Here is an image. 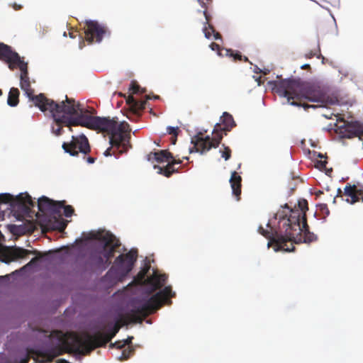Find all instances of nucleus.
Instances as JSON below:
<instances>
[{"mask_svg": "<svg viewBox=\"0 0 363 363\" xmlns=\"http://www.w3.org/2000/svg\"><path fill=\"white\" fill-rule=\"evenodd\" d=\"M59 108H48L43 112L49 111L53 118L56 127H52V132L56 135H60L62 132V124L69 127L70 131H73L72 126H82L91 130H100L113 133L116 130V123L106 118L93 116L89 114L87 109L72 99L65 96V101L57 104Z\"/></svg>", "mask_w": 363, "mask_h": 363, "instance_id": "nucleus-1", "label": "nucleus"}, {"mask_svg": "<svg viewBox=\"0 0 363 363\" xmlns=\"http://www.w3.org/2000/svg\"><path fill=\"white\" fill-rule=\"evenodd\" d=\"M276 92L286 98L290 105L303 107L305 110L325 107L335 103V100L328 96L320 86L300 79L279 82L276 85Z\"/></svg>", "mask_w": 363, "mask_h": 363, "instance_id": "nucleus-2", "label": "nucleus"}, {"mask_svg": "<svg viewBox=\"0 0 363 363\" xmlns=\"http://www.w3.org/2000/svg\"><path fill=\"white\" fill-rule=\"evenodd\" d=\"M59 341L61 342L54 347L45 351L30 349L29 354L46 358V362H51L53 359L65 353H75L80 355H86L91 353L89 347L86 344L84 333L79 335L75 332L65 333L57 330L55 332Z\"/></svg>", "mask_w": 363, "mask_h": 363, "instance_id": "nucleus-3", "label": "nucleus"}, {"mask_svg": "<svg viewBox=\"0 0 363 363\" xmlns=\"http://www.w3.org/2000/svg\"><path fill=\"white\" fill-rule=\"evenodd\" d=\"M170 286H165L147 299H135L127 313L131 321L142 323L144 318L160 309L163 305H171V298L175 296Z\"/></svg>", "mask_w": 363, "mask_h": 363, "instance_id": "nucleus-4", "label": "nucleus"}, {"mask_svg": "<svg viewBox=\"0 0 363 363\" xmlns=\"http://www.w3.org/2000/svg\"><path fill=\"white\" fill-rule=\"evenodd\" d=\"M106 118L113 121L116 123V128L113 133L96 130L99 132L105 133L109 135L111 147L105 151L104 155L106 156L113 155L116 157H118L119 155L126 152L130 147V126L126 122L118 123V121L114 118Z\"/></svg>", "mask_w": 363, "mask_h": 363, "instance_id": "nucleus-5", "label": "nucleus"}, {"mask_svg": "<svg viewBox=\"0 0 363 363\" xmlns=\"http://www.w3.org/2000/svg\"><path fill=\"white\" fill-rule=\"evenodd\" d=\"M21 70V88L25 91L26 96L31 100L35 106H38L41 111H44L46 108H57V103L50 99H48L43 94L34 95V90L30 87V82L28 77V64L24 61L20 62L17 66Z\"/></svg>", "mask_w": 363, "mask_h": 363, "instance_id": "nucleus-6", "label": "nucleus"}, {"mask_svg": "<svg viewBox=\"0 0 363 363\" xmlns=\"http://www.w3.org/2000/svg\"><path fill=\"white\" fill-rule=\"evenodd\" d=\"M279 216V230H274V232L265 230L262 225L258 228V232L269 240L268 247L274 245L275 251L284 250L290 252L292 249L288 247V241H291L294 238V234L291 230H289L287 226H284V222H281L282 219Z\"/></svg>", "mask_w": 363, "mask_h": 363, "instance_id": "nucleus-7", "label": "nucleus"}, {"mask_svg": "<svg viewBox=\"0 0 363 363\" xmlns=\"http://www.w3.org/2000/svg\"><path fill=\"white\" fill-rule=\"evenodd\" d=\"M137 257L138 252L134 249L130 250L125 254L120 255L115 259L106 275L113 277L114 279L118 280H122L133 269Z\"/></svg>", "mask_w": 363, "mask_h": 363, "instance_id": "nucleus-8", "label": "nucleus"}, {"mask_svg": "<svg viewBox=\"0 0 363 363\" xmlns=\"http://www.w3.org/2000/svg\"><path fill=\"white\" fill-rule=\"evenodd\" d=\"M62 148L65 152L72 156H77L79 152L82 153L84 159L88 164H93L96 160L94 157H86V155L91 151V147L87 138L84 134L78 136L72 135L70 142L63 143Z\"/></svg>", "mask_w": 363, "mask_h": 363, "instance_id": "nucleus-9", "label": "nucleus"}, {"mask_svg": "<svg viewBox=\"0 0 363 363\" xmlns=\"http://www.w3.org/2000/svg\"><path fill=\"white\" fill-rule=\"evenodd\" d=\"M9 203L11 207L23 213H28L30 208L35 206V202L28 193L20 194L14 197L10 194H0V204Z\"/></svg>", "mask_w": 363, "mask_h": 363, "instance_id": "nucleus-10", "label": "nucleus"}, {"mask_svg": "<svg viewBox=\"0 0 363 363\" xmlns=\"http://www.w3.org/2000/svg\"><path fill=\"white\" fill-rule=\"evenodd\" d=\"M121 325L117 322L113 325L109 326L107 333L97 332L94 335L84 333L86 344L89 347V351L92 352L98 347L106 346L111 339L116 336L120 330Z\"/></svg>", "mask_w": 363, "mask_h": 363, "instance_id": "nucleus-11", "label": "nucleus"}, {"mask_svg": "<svg viewBox=\"0 0 363 363\" xmlns=\"http://www.w3.org/2000/svg\"><path fill=\"white\" fill-rule=\"evenodd\" d=\"M336 133L342 138H358L363 140V123L354 121H347L344 119L337 121Z\"/></svg>", "mask_w": 363, "mask_h": 363, "instance_id": "nucleus-12", "label": "nucleus"}, {"mask_svg": "<svg viewBox=\"0 0 363 363\" xmlns=\"http://www.w3.org/2000/svg\"><path fill=\"white\" fill-rule=\"evenodd\" d=\"M298 209H291L290 214L287 218L282 216L281 222H284V226L286 225L289 230H295L299 228L300 223L306 219V211L308 209V202L306 199L298 201Z\"/></svg>", "mask_w": 363, "mask_h": 363, "instance_id": "nucleus-13", "label": "nucleus"}, {"mask_svg": "<svg viewBox=\"0 0 363 363\" xmlns=\"http://www.w3.org/2000/svg\"><path fill=\"white\" fill-rule=\"evenodd\" d=\"M221 132L222 131L214 132L213 130V134L214 135L212 138L208 135L203 138V133L201 132L199 133L191 140V143L194 145V148L196 149V152L203 153L208 151L212 147H217L223 139Z\"/></svg>", "mask_w": 363, "mask_h": 363, "instance_id": "nucleus-14", "label": "nucleus"}, {"mask_svg": "<svg viewBox=\"0 0 363 363\" xmlns=\"http://www.w3.org/2000/svg\"><path fill=\"white\" fill-rule=\"evenodd\" d=\"M291 232L294 234V238L291 241H288V247L293 249L290 252L295 249L294 243L302 242L301 233H303V242L310 243L317 240V236L313 233L310 232L307 220L303 219V221L300 223L299 228L296 230H292Z\"/></svg>", "mask_w": 363, "mask_h": 363, "instance_id": "nucleus-15", "label": "nucleus"}, {"mask_svg": "<svg viewBox=\"0 0 363 363\" xmlns=\"http://www.w3.org/2000/svg\"><path fill=\"white\" fill-rule=\"evenodd\" d=\"M93 238L104 242L105 247L109 249L105 252L103 255L104 256L107 264H111V259L114 256V252L116 248L121 245V242L116 237L109 232L95 233Z\"/></svg>", "mask_w": 363, "mask_h": 363, "instance_id": "nucleus-16", "label": "nucleus"}, {"mask_svg": "<svg viewBox=\"0 0 363 363\" xmlns=\"http://www.w3.org/2000/svg\"><path fill=\"white\" fill-rule=\"evenodd\" d=\"M86 26L84 32L86 40L89 43H100L106 33V28L94 21H87Z\"/></svg>", "mask_w": 363, "mask_h": 363, "instance_id": "nucleus-17", "label": "nucleus"}, {"mask_svg": "<svg viewBox=\"0 0 363 363\" xmlns=\"http://www.w3.org/2000/svg\"><path fill=\"white\" fill-rule=\"evenodd\" d=\"M65 201H55L45 196L38 199V208L43 213L60 215Z\"/></svg>", "mask_w": 363, "mask_h": 363, "instance_id": "nucleus-18", "label": "nucleus"}, {"mask_svg": "<svg viewBox=\"0 0 363 363\" xmlns=\"http://www.w3.org/2000/svg\"><path fill=\"white\" fill-rule=\"evenodd\" d=\"M0 60L7 62L9 69L12 70L19 65L20 62H23L17 52L12 51L11 47L2 43H0Z\"/></svg>", "mask_w": 363, "mask_h": 363, "instance_id": "nucleus-19", "label": "nucleus"}, {"mask_svg": "<svg viewBox=\"0 0 363 363\" xmlns=\"http://www.w3.org/2000/svg\"><path fill=\"white\" fill-rule=\"evenodd\" d=\"M146 101H138L132 95L126 98V104L128 106V114L127 117L131 120L132 116L138 117L140 112L145 108Z\"/></svg>", "mask_w": 363, "mask_h": 363, "instance_id": "nucleus-20", "label": "nucleus"}, {"mask_svg": "<svg viewBox=\"0 0 363 363\" xmlns=\"http://www.w3.org/2000/svg\"><path fill=\"white\" fill-rule=\"evenodd\" d=\"M344 194L351 199V203L363 201V185L347 184L345 187Z\"/></svg>", "mask_w": 363, "mask_h": 363, "instance_id": "nucleus-21", "label": "nucleus"}, {"mask_svg": "<svg viewBox=\"0 0 363 363\" xmlns=\"http://www.w3.org/2000/svg\"><path fill=\"white\" fill-rule=\"evenodd\" d=\"M167 280V276L164 274H155L152 277H147L146 282L148 286L147 294L148 295L152 294L158 289H160L166 283Z\"/></svg>", "mask_w": 363, "mask_h": 363, "instance_id": "nucleus-22", "label": "nucleus"}, {"mask_svg": "<svg viewBox=\"0 0 363 363\" xmlns=\"http://www.w3.org/2000/svg\"><path fill=\"white\" fill-rule=\"evenodd\" d=\"M220 123H216L214 127V132L218 131H230L233 127L236 125L235 122L230 113L224 112L223 116L220 117Z\"/></svg>", "mask_w": 363, "mask_h": 363, "instance_id": "nucleus-23", "label": "nucleus"}, {"mask_svg": "<svg viewBox=\"0 0 363 363\" xmlns=\"http://www.w3.org/2000/svg\"><path fill=\"white\" fill-rule=\"evenodd\" d=\"M182 163V160H176L172 157V159H170V161L164 167H161L157 165H155V169H158L159 174H163L166 177H169L174 172H178L177 169L174 168L175 164H179Z\"/></svg>", "mask_w": 363, "mask_h": 363, "instance_id": "nucleus-24", "label": "nucleus"}, {"mask_svg": "<svg viewBox=\"0 0 363 363\" xmlns=\"http://www.w3.org/2000/svg\"><path fill=\"white\" fill-rule=\"evenodd\" d=\"M242 177L239 175V174L234 171L231 173V177L230 179V183L232 188L233 194L237 198V200H240V196L241 194V184Z\"/></svg>", "mask_w": 363, "mask_h": 363, "instance_id": "nucleus-25", "label": "nucleus"}, {"mask_svg": "<svg viewBox=\"0 0 363 363\" xmlns=\"http://www.w3.org/2000/svg\"><path fill=\"white\" fill-rule=\"evenodd\" d=\"M153 159L159 163L164 162H169L170 159H172V154L167 150H160L155 152H150L147 155V160L151 161Z\"/></svg>", "mask_w": 363, "mask_h": 363, "instance_id": "nucleus-26", "label": "nucleus"}, {"mask_svg": "<svg viewBox=\"0 0 363 363\" xmlns=\"http://www.w3.org/2000/svg\"><path fill=\"white\" fill-rule=\"evenodd\" d=\"M92 265L97 269L105 270L109 265L101 253H94L90 257Z\"/></svg>", "mask_w": 363, "mask_h": 363, "instance_id": "nucleus-27", "label": "nucleus"}, {"mask_svg": "<svg viewBox=\"0 0 363 363\" xmlns=\"http://www.w3.org/2000/svg\"><path fill=\"white\" fill-rule=\"evenodd\" d=\"M11 252L13 261H15L18 259H23L28 255H31V253H38V251L29 250L21 247H15L11 249Z\"/></svg>", "mask_w": 363, "mask_h": 363, "instance_id": "nucleus-28", "label": "nucleus"}, {"mask_svg": "<svg viewBox=\"0 0 363 363\" xmlns=\"http://www.w3.org/2000/svg\"><path fill=\"white\" fill-rule=\"evenodd\" d=\"M203 14L206 18V23L205 26L203 28V31L204 33L205 37L206 38H210L213 34V33L215 32V29L212 24H211V16L206 11H203Z\"/></svg>", "mask_w": 363, "mask_h": 363, "instance_id": "nucleus-29", "label": "nucleus"}, {"mask_svg": "<svg viewBox=\"0 0 363 363\" xmlns=\"http://www.w3.org/2000/svg\"><path fill=\"white\" fill-rule=\"evenodd\" d=\"M18 96H19L18 89L17 88H14V87L11 88L9 93L7 104L10 106H17L19 102Z\"/></svg>", "mask_w": 363, "mask_h": 363, "instance_id": "nucleus-30", "label": "nucleus"}, {"mask_svg": "<svg viewBox=\"0 0 363 363\" xmlns=\"http://www.w3.org/2000/svg\"><path fill=\"white\" fill-rule=\"evenodd\" d=\"M11 249L7 247L0 248V261L4 263H9L13 261Z\"/></svg>", "mask_w": 363, "mask_h": 363, "instance_id": "nucleus-31", "label": "nucleus"}, {"mask_svg": "<svg viewBox=\"0 0 363 363\" xmlns=\"http://www.w3.org/2000/svg\"><path fill=\"white\" fill-rule=\"evenodd\" d=\"M225 56L233 57L234 61H244L248 62V58L245 56H242L240 52H236L234 53V51L231 49H225Z\"/></svg>", "mask_w": 363, "mask_h": 363, "instance_id": "nucleus-32", "label": "nucleus"}, {"mask_svg": "<svg viewBox=\"0 0 363 363\" xmlns=\"http://www.w3.org/2000/svg\"><path fill=\"white\" fill-rule=\"evenodd\" d=\"M150 269L149 266H146L145 268H143L142 270H140L138 274H137L135 277V280L138 284H143L147 285V278L146 275Z\"/></svg>", "mask_w": 363, "mask_h": 363, "instance_id": "nucleus-33", "label": "nucleus"}, {"mask_svg": "<svg viewBox=\"0 0 363 363\" xmlns=\"http://www.w3.org/2000/svg\"><path fill=\"white\" fill-rule=\"evenodd\" d=\"M135 350L133 346H128L127 348H125L121 353V355L118 357L121 361L126 360L130 358L134 354Z\"/></svg>", "mask_w": 363, "mask_h": 363, "instance_id": "nucleus-34", "label": "nucleus"}, {"mask_svg": "<svg viewBox=\"0 0 363 363\" xmlns=\"http://www.w3.org/2000/svg\"><path fill=\"white\" fill-rule=\"evenodd\" d=\"M33 255H35V257L31 259V260L25 266V267H30V266H33L38 261H40L45 255V254H42L40 252L38 251V253H32Z\"/></svg>", "mask_w": 363, "mask_h": 363, "instance_id": "nucleus-35", "label": "nucleus"}, {"mask_svg": "<svg viewBox=\"0 0 363 363\" xmlns=\"http://www.w3.org/2000/svg\"><path fill=\"white\" fill-rule=\"evenodd\" d=\"M129 90L133 94H138L140 91L142 93L144 92V90H141L140 86L134 81L130 83Z\"/></svg>", "mask_w": 363, "mask_h": 363, "instance_id": "nucleus-36", "label": "nucleus"}, {"mask_svg": "<svg viewBox=\"0 0 363 363\" xmlns=\"http://www.w3.org/2000/svg\"><path fill=\"white\" fill-rule=\"evenodd\" d=\"M209 46L212 50L216 51L219 56H220V57L225 56V52L224 53L223 52V51H224L225 49H221L218 44H217L216 43H211Z\"/></svg>", "mask_w": 363, "mask_h": 363, "instance_id": "nucleus-37", "label": "nucleus"}, {"mask_svg": "<svg viewBox=\"0 0 363 363\" xmlns=\"http://www.w3.org/2000/svg\"><path fill=\"white\" fill-rule=\"evenodd\" d=\"M223 147H224V150L223 151L220 150L221 152V156L225 160H228L231 157V150L229 147L225 146L224 144H223Z\"/></svg>", "mask_w": 363, "mask_h": 363, "instance_id": "nucleus-38", "label": "nucleus"}, {"mask_svg": "<svg viewBox=\"0 0 363 363\" xmlns=\"http://www.w3.org/2000/svg\"><path fill=\"white\" fill-rule=\"evenodd\" d=\"M62 208L64 209V215L65 217L69 218L72 216L74 213V208L70 205H65V203H64V206H62Z\"/></svg>", "mask_w": 363, "mask_h": 363, "instance_id": "nucleus-39", "label": "nucleus"}, {"mask_svg": "<svg viewBox=\"0 0 363 363\" xmlns=\"http://www.w3.org/2000/svg\"><path fill=\"white\" fill-rule=\"evenodd\" d=\"M167 133L169 135H172V136L177 137L179 130V128L178 127H172L169 126L167 127Z\"/></svg>", "mask_w": 363, "mask_h": 363, "instance_id": "nucleus-40", "label": "nucleus"}, {"mask_svg": "<svg viewBox=\"0 0 363 363\" xmlns=\"http://www.w3.org/2000/svg\"><path fill=\"white\" fill-rule=\"evenodd\" d=\"M320 211L325 214V216H328L330 214V211L328 208L327 204L321 203L319 205Z\"/></svg>", "mask_w": 363, "mask_h": 363, "instance_id": "nucleus-41", "label": "nucleus"}, {"mask_svg": "<svg viewBox=\"0 0 363 363\" xmlns=\"http://www.w3.org/2000/svg\"><path fill=\"white\" fill-rule=\"evenodd\" d=\"M125 346H126V345H123V341H116V342L111 343L110 345L111 347H115L118 349H122V348L125 347Z\"/></svg>", "mask_w": 363, "mask_h": 363, "instance_id": "nucleus-42", "label": "nucleus"}, {"mask_svg": "<svg viewBox=\"0 0 363 363\" xmlns=\"http://www.w3.org/2000/svg\"><path fill=\"white\" fill-rule=\"evenodd\" d=\"M327 163L328 162L326 160H323V161L319 160V161H317L316 167L318 168H319L320 169H323L325 168Z\"/></svg>", "mask_w": 363, "mask_h": 363, "instance_id": "nucleus-43", "label": "nucleus"}, {"mask_svg": "<svg viewBox=\"0 0 363 363\" xmlns=\"http://www.w3.org/2000/svg\"><path fill=\"white\" fill-rule=\"evenodd\" d=\"M67 227V223L66 222H65L64 220L62 221H60L59 223V225H58V227H57V230L60 232H62L63 230H65V229Z\"/></svg>", "mask_w": 363, "mask_h": 363, "instance_id": "nucleus-44", "label": "nucleus"}, {"mask_svg": "<svg viewBox=\"0 0 363 363\" xmlns=\"http://www.w3.org/2000/svg\"><path fill=\"white\" fill-rule=\"evenodd\" d=\"M133 340V336L128 337L127 339L123 340V345H128V346H131L130 345L132 344Z\"/></svg>", "mask_w": 363, "mask_h": 363, "instance_id": "nucleus-45", "label": "nucleus"}, {"mask_svg": "<svg viewBox=\"0 0 363 363\" xmlns=\"http://www.w3.org/2000/svg\"><path fill=\"white\" fill-rule=\"evenodd\" d=\"M212 35H213V37L216 40H218V39L221 38V35L218 32L215 31L214 33H213Z\"/></svg>", "mask_w": 363, "mask_h": 363, "instance_id": "nucleus-46", "label": "nucleus"}, {"mask_svg": "<svg viewBox=\"0 0 363 363\" xmlns=\"http://www.w3.org/2000/svg\"><path fill=\"white\" fill-rule=\"evenodd\" d=\"M315 55V52H313V51L309 52L308 53L306 54V58H312Z\"/></svg>", "mask_w": 363, "mask_h": 363, "instance_id": "nucleus-47", "label": "nucleus"}, {"mask_svg": "<svg viewBox=\"0 0 363 363\" xmlns=\"http://www.w3.org/2000/svg\"><path fill=\"white\" fill-rule=\"evenodd\" d=\"M302 69H311V66L308 64H305L301 67Z\"/></svg>", "mask_w": 363, "mask_h": 363, "instance_id": "nucleus-48", "label": "nucleus"}, {"mask_svg": "<svg viewBox=\"0 0 363 363\" xmlns=\"http://www.w3.org/2000/svg\"><path fill=\"white\" fill-rule=\"evenodd\" d=\"M177 137H175V136H172V138H171V143L172 145H175L176 144V142H177Z\"/></svg>", "mask_w": 363, "mask_h": 363, "instance_id": "nucleus-49", "label": "nucleus"}, {"mask_svg": "<svg viewBox=\"0 0 363 363\" xmlns=\"http://www.w3.org/2000/svg\"><path fill=\"white\" fill-rule=\"evenodd\" d=\"M56 363H70V362H69L68 361H67L64 359H60L57 360Z\"/></svg>", "mask_w": 363, "mask_h": 363, "instance_id": "nucleus-50", "label": "nucleus"}, {"mask_svg": "<svg viewBox=\"0 0 363 363\" xmlns=\"http://www.w3.org/2000/svg\"><path fill=\"white\" fill-rule=\"evenodd\" d=\"M341 194H342V190L340 189H337V194L336 197L341 196Z\"/></svg>", "mask_w": 363, "mask_h": 363, "instance_id": "nucleus-51", "label": "nucleus"}, {"mask_svg": "<svg viewBox=\"0 0 363 363\" xmlns=\"http://www.w3.org/2000/svg\"><path fill=\"white\" fill-rule=\"evenodd\" d=\"M152 99V98L150 97V95H147V96H146V99Z\"/></svg>", "mask_w": 363, "mask_h": 363, "instance_id": "nucleus-52", "label": "nucleus"}, {"mask_svg": "<svg viewBox=\"0 0 363 363\" xmlns=\"http://www.w3.org/2000/svg\"><path fill=\"white\" fill-rule=\"evenodd\" d=\"M284 208H289V206H288V204H287V203H286V204L284 205Z\"/></svg>", "mask_w": 363, "mask_h": 363, "instance_id": "nucleus-53", "label": "nucleus"}, {"mask_svg": "<svg viewBox=\"0 0 363 363\" xmlns=\"http://www.w3.org/2000/svg\"><path fill=\"white\" fill-rule=\"evenodd\" d=\"M159 98H160V96H154V99H158Z\"/></svg>", "mask_w": 363, "mask_h": 363, "instance_id": "nucleus-54", "label": "nucleus"}, {"mask_svg": "<svg viewBox=\"0 0 363 363\" xmlns=\"http://www.w3.org/2000/svg\"><path fill=\"white\" fill-rule=\"evenodd\" d=\"M318 157H320V158L323 157V156L320 153L318 154Z\"/></svg>", "mask_w": 363, "mask_h": 363, "instance_id": "nucleus-55", "label": "nucleus"}, {"mask_svg": "<svg viewBox=\"0 0 363 363\" xmlns=\"http://www.w3.org/2000/svg\"><path fill=\"white\" fill-rule=\"evenodd\" d=\"M335 200H336V197H334V198H333V203H335Z\"/></svg>", "mask_w": 363, "mask_h": 363, "instance_id": "nucleus-56", "label": "nucleus"}, {"mask_svg": "<svg viewBox=\"0 0 363 363\" xmlns=\"http://www.w3.org/2000/svg\"><path fill=\"white\" fill-rule=\"evenodd\" d=\"M2 91L0 89V96L2 95Z\"/></svg>", "mask_w": 363, "mask_h": 363, "instance_id": "nucleus-57", "label": "nucleus"}, {"mask_svg": "<svg viewBox=\"0 0 363 363\" xmlns=\"http://www.w3.org/2000/svg\"><path fill=\"white\" fill-rule=\"evenodd\" d=\"M70 38H74V36L72 35V33H69Z\"/></svg>", "mask_w": 363, "mask_h": 363, "instance_id": "nucleus-58", "label": "nucleus"}]
</instances>
